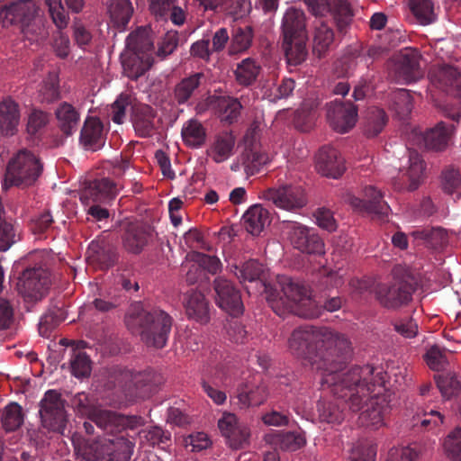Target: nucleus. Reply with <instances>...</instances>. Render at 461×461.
<instances>
[{"label": "nucleus", "instance_id": "dca6fc26", "mask_svg": "<svg viewBox=\"0 0 461 461\" xmlns=\"http://www.w3.org/2000/svg\"><path fill=\"white\" fill-rule=\"evenodd\" d=\"M309 10L315 16L331 14L337 25L342 31L350 22L352 13L349 5L343 0H304Z\"/></svg>", "mask_w": 461, "mask_h": 461}, {"label": "nucleus", "instance_id": "f257e3e1", "mask_svg": "<svg viewBox=\"0 0 461 461\" xmlns=\"http://www.w3.org/2000/svg\"><path fill=\"white\" fill-rule=\"evenodd\" d=\"M288 348L312 369L321 371V387L339 396L351 392L362 372H370L359 366H344L351 353V343L345 335L327 328L304 325L295 329L288 339Z\"/></svg>", "mask_w": 461, "mask_h": 461}, {"label": "nucleus", "instance_id": "20e7f679", "mask_svg": "<svg viewBox=\"0 0 461 461\" xmlns=\"http://www.w3.org/2000/svg\"><path fill=\"white\" fill-rule=\"evenodd\" d=\"M125 325L131 333L139 335L148 347L163 348L167 343L173 319L165 311L146 307L139 302L129 308Z\"/></svg>", "mask_w": 461, "mask_h": 461}, {"label": "nucleus", "instance_id": "2f4dec72", "mask_svg": "<svg viewBox=\"0 0 461 461\" xmlns=\"http://www.w3.org/2000/svg\"><path fill=\"white\" fill-rule=\"evenodd\" d=\"M203 78V73L198 72L181 79L174 87V101L178 105H190L192 104V99L198 93Z\"/></svg>", "mask_w": 461, "mask_h": 461}, {"label": "nucleus", "instance_id": "ddd939ff", "mask_svg": "<svg viewBox=\"0 0 461 461\" xmlns=\"http://www.w3.org/2000/svg\"><path fill=\"white\" fill-rule=\"evenodd\" d=\"M347 202L354 211L371 215L374 219L384 220L391 211L382 192L373 185L365 186L362 198L348 194Z\"/></svg>", "mask_w": 461, "mask_h": 461}, {"label": "nucleus", "instance_id": "c03bdc74", "mask_svg": "<svg viewBox=\"0 0 461 461\" xmlns=\"http://www.w3.org/2000/svg\"><path fill=\"white\" fill-rule=\"evenodd\" d=\"M55 114L59 127L64 134L71 135L77 130L79 122V113L72 104L67 102L60 104Z\"/></svg>", "mask_w": 461, "mask_h": 461}, {"label": "nucleus", "instance_id": "09e8293b", "mask_svg": "<svg viewBox=\"0 0 461 461\" xmlns=\"http://www.w3.org/2000/svg\"><path fill=\"white\" fill-rule=\"evenodd\" d=\"M260 71L261 67L253 59L247 58L237 65L234 74L240 85L249 86L256 82Z\"/></svg>", "mask_w": 461, "mask_h": 461}, {"label": "nucleus", "instance_id": "cd10ccee", "mask_svg": "<svg viewBox=\"0 0 461 461\" xmlns=\"http://www.w3.org/2000/svg\"><path fill=\"white\" fill-rule=\"evenodd\" d=\"M117 192V184L109 178H102L90 182L83 190L80 199L94 203H108L116 196Z\"/></svg>", "mask_w": 461, "mask_h": 461}, {"label": "nucleus", "instance_id": "a211bd4d", "mask_svg": "<svg viewBox=\"0 0 461 461\" xmlns=\"http://www.w3.org/2000/svg\"><path fill=\"white\" fill-rule=\"evenodd\" d=\"M215 302L217 305L232 316H239L243 312V303L240 291L227 279L218 277L213 285Z\"/></svg>", "mask_w": 461, "mask_h": 461}, {"label": "nucleus", "instance_id": "a19ab883", "mask_svg": "<svg viewBox=\"0 0 461 461\" xmlns=\"http://www.w3.org/2000/svg\"><path fill=\"white\" fill-rule=\"evenodd\" d=\"M126 48L131 53L150 56L149 52L153 50V40L149 30L140 27L130 33L126 39Z\"/></svg>", "mask_w": 461, "mask_h": 461}, {"label": "nucleus", "instance_id": "c756f323", "mask_svg": "<svg viewBox=\"0 0 461 461\" xmlns=\"http://www.w3.org/2000/svg\"><path fill=\"white\" fill-rule=\"evenodd\" d=\"M105 139L102 122L95 117L87 118L80 132V143L84 148L98 150L104 145Z\"/></svg>", "mask_w": 461, "mask_h": 461}, {"label": "nucleus", "instance_id": "bb28decb", "mask_svg": "<svg viewBox=\"0 0 461 461\" xmlns=\"http://www.w3.org/2000/svg\"><path fill=\"white\" fill-rule=\"evenodd\" d=\"M396 73L400 78L410 83L422 77L420 67V53L417 50L406 49L401 52L397 63Z\"/></svg>", "mask_w": 461, "mask_h": 461}, {"label": "nucleus", "instance_id": "5701e85b", "mask_svg": "<svg viewBox=\"0 0 461 461\" xmlns=\"http://www.w3.org/2000/svg\"><path fill=\"white\" fill-rule=\"evenodd\" d=\"M218 428L230 446L234 448L241 447L248 442L250 435L249 428L240 423L237 416L231 412H223L218 420Z\"/></svg>", "mask_w": 461, "mask_h": 461}, {"label": "nucleus", "instance_id": "4c0bfd02", "mask_svg": "<svg viewBox=\"0 0 461 461\" xmlns=\"http://www.w3.org/2000/svg\"><path fill=\"white\" fill-rule=\"evenodd\" d=\"M216 108L221 122L230 125L239 121L243 104L237 97L222 95L217 97Z\"/></svg>", "mask_w": 461, "mask_h": 461}, {"label": "nucleus", "instance_id": "052dcab7", "mask_svg": "<svg viewBox=\"0 0 461 461\" xmlns=\"http://www.w3.org/2000/svg\"><path fill=\"white\" fill-rule=\"evenodd\" d=\"M441 395L446 399H450L457 393L460 389V382L456 379L453 372H446L434 376Z\"/></svg>", "mask_w": 461, "mask_h": 461}, {"label": "nucleus", "instance_id": "de8ad7c7", "mask_svg": "<svg viewBox=\"0 0 461 461\" xmlns=\"http://www.w3.org/2000/svg\"><path fill=\"white\" fill-rule=\"evenodd\" d=\"M390 108L400 120H405L412 110V98L409 90L396 89L390 95Z\"/></svg>", "mask_w": 461, "mask_h": 461}, {"label": "nucleus", "instance_id": "bf43d9fd", "mask_svg": "<svg viewBox=\"0 0 461 461\" xmlns=\"http://www.w3.org/2000/svg\"><path fill=\"white\" fill-rule=\"evenodd\" d=\"M59 98V77L55 74H50L39 89L38 99L41 104H51Z\"/></svg>", "mask_w": 461, "mask_h": 461}, {"label": "nucleus", "instance_id": "37998d69", "mask_svg": "<svg viewBox=\"0 0 461 461\" xmlns=\"http://www.w3.org/2000/svg\"><path fill=\"white\" fill-rule=\"evenodd\" d=\"M122 64L125 76L136 80L152 66L153 59L151 56L131 53L122 59Z\"/></svg>", "mask_w": 461, "mask_h": 461}, {"label": "nucleus", "instance_id": "774afa93", "mask_svg": "<svg viewBox=\"0 0 461 461\" xmlns=\"http://www.w3.org/2000/svg\"><path fill=\"white\" fill-rule=\"evenodd\" d=\"M420 453L417 445L392 447L386 461H418Z\"/></svg>", "mask_w": 461, "mask_h": 461}, {"label": "nucleus", "instance_id": "5fc2aeb1", "mask_svg": "<svg viewBox=\"0 0 461 461\" xmlns=\"http://www.w3.org/2000/svg\"><path fill=\"white\" fill-rule=\"evenodd\" d=\"M2 427L5 431H14L23 423L22 407L16 402H11L2 411Z\"/></svg>", "mask_w": 461, "mask_h": 461}, {"label": "nucleus", "instance_id": "0e129e2a", "mask_svg": "<svg viewBox=\"0 0 461 461\" xmlns=\"http://www.w3.org/2000/svg\"><path fill=\"white\" fill-rule=\"evenodd\" d=\"M50 16L59 30L67 28L69 15L62 4V0H45Z\"/></svg>", "mask_w": 461, "mask_h": 461}, {"label": "nucleus", "instance_id": "0eeeda50", "mask_svg": "<svg viewBox=\"0 0 461 461\" xmlns=\"http://www.w3.org/2000/svg\"><path fill=\"white\" fill-rule=\"evenodd\" d=\"M73 408L82 416H86L102 430L114 432L123 428L134 429L142 427L145 420L138 415H122L112 411L94 408L85 393H77L72 401Z\"/></svg>", "mask_w": 461, "mask_h": 461}, {"label": "nucleus", "instance_id": "c9c22d12", "mask_svg": "<svg viewBox=\"0 0 461 461\" xmlns=\"http://www.w3.org/2000/svg\"><path fill=\"white\" fill-rule=\"evenodd\" d=\"M267 387L263 384H240L237 388V398L240 408L258 406L267 398Z\"/></svg>", "mask_w": 461, "mask_h": 461}, {"label": "nucleus", "instance_id": "6e6d98bb", "mask_svg": "<svg viewBox=\"0 0 461 461\" xmlns=\"http://www.w3.org/2000/svg\"><path fill=\"white\" fill-rule=\"evenodd\" d=\"M274 443L282 450L296 451L305 445L306 439L302 432L287 431L276 434Z\"/></svg>", "mask_w": 461, "mask_h": 461}, {"label": "nucleus", "instance_id": "39448f33", "mask_svg": "<svg viewBox=\"0 0 461 461\" xmlns=\"http://www.w3.org/2000/svg\"><path fill=\"white\" fill-rule=\"evenodd\" d=\"M160 375L153 370L133 372L123 366H113L108 371L106 386L116 389L126 398L149 396L160 384Z\"/></svg>", "mask_w": 461, "mask_h": 461}, {"label": "nucleus", "instance_id": "9b49d317", "mask_svg": "<svg viewBox=\"0 0 461 461\" xmlns=\"http://www.w3.org/2000/svg\"><path fill=\"white\" fill-rule=\"evenodd\" d=\"M50 285V272L41 267H34L23 271L16 286L25 301L36 302L45 296Z\"/></svg>", "mask_w": 461, "mask_h": 461}, {"label": "nucleus", "instance_id": "4be33fe9", "mask_svg": "<svg viewBox=\"0 0 461 461\" xmlns=\"http://www.w3.org/2000/svg\"><path fill=\"white\" fill-rule=\"evenodd\" d=\"M451 130L445 122H439L437 125L425 132L413 131L412 137L420 148L428 150L442 151L447 145L450 139Z\"/></svg>", "mask_w": 461, "mask_h": 461}, {"label": "nucleus", "instance_id": "4d7b16f0", "mask_svg": "<svg viewBox=\"0 0 461 461\" xmlns=\"http://www.w3.org/2000/svg\"><path fill=\"white\" fill-rule=\"evenodd\" d=\"M317 119V113L313 103L305 102L299 108L294 117V123L296 129L301 131H310Z\"/></svg>", "mask_w": 461, "mask_h": 461}, {"label": "nucleus", "instance_id": "4468645a", "mask_svg": "<svg viewBox=\"0 0 461 461\" xmlns=\"http://www.w3.org/2000/svg\"><path fill=\"white\" fill-rule=\"evenodd\" d=\"M264 198L272 202L276 207L286 211H296L304 207L307 197L304 189L296 185H283L277 188H268Z\"/></svg>", "mask_w": 461, "mask_h": 461}, {"label": "nucleus", "instance_id": "864d4df0", "mask_svg": "<svg viewBox=\"0 0 461 461\" xmlns=\"http://www.w3.org/2000/svg\"><path fill=\"white\" fill-rule=\"evenodd\" d=\"M409 5L420 24L428 25L436 21L432 0H411Z\"/></svg>", "mask_w": 461, "mask_h": 461}, {"label": "nucleus", "instance_id": "3c124183", "mask_svg": "<svg viewBox=\"0 0 461 461\" xmlns=\"http://www.w3.org/2000/svg\"><path fill=\"white\" fill-rule=\"evenodd\" d=\"M109 13L114 24L119 28H124L133 14L131 0H112L109 5Z\"/></svg>", "mask_w": 461, "mask_h": 461}, {"label": "nucleus", "instance_id": "72a5a7b5", "mask_svg": "<svg viewBox=\"0 0 461 461\" xmlns=\"http://www.w3.org/2000/svg\"><path fill=\"white\" fill-rule=\"evenodd\" d=\"M19 104L11 98H5L0 103V133L12 136L17 131L20 122Z\"/></svg>", "mask_w": 461, "mask_h": 461}, {"label": "nucleus", "instance_id": "79ce46f5", "mask_svg": "<svg viewBox=\"0 0 461 461\" xmlns=\"http://www.w3.org/2000/svg\"><path fill=\"white\" fill-rule=\"evenodd\" d=\"M445 415L438 410L429 406L420 409L413 417V427L424 431H430L444 424Z\"/></svg>", "mask_w": 461, "mask_h": 461}, {"label": "nucleus", "instance_id": "338daca9", "mask_svg": "<svg viewBox=\"0 0 461 461\" xmlns=\"http://www.w3.org/2000/svg\"><path fill=\"white\" fill-rule=\"evenodd\" d=\"M444 448L452 461H461V427L451 431L444 441Z\"/></svg>", "mask_w": 461, "mask_h": 461}, {"label": "nucleus", "instance_id": "8fccbe9b", "mask_svg": "<svg viewBox=\"0 0 461 461\" xmlns=\"http://www.w3.org/2000/svg\"><path fill=\"white\" fill-rule=\"evenodd\" d=\"M411 235L415 240H424L434 249L442 248L448 242L447 230L440 227L416 230Z\"/></svg>", "mask_w": 461, "mask_h": 461}, {"label": "nucleus", "instance_id": "f3484780", "mask_svg": "<svg viewBox=\"0 0 461 461\" xmlns=\"http://www.w3.org/2000/svg\"><path fill=\"white\" fill-rule=\"evenodd\" d=\"M139 427H137L138 429ZM131 429L134 430V429L131 428H123L120 430H115L114 432H107V434H116L111 438H107L104 442V461H129L133 454V449L135 447V442L133 437H129L128 434H124V430Z\"/></svg>", "mask_w": 461, "mask_h": 461}, {"label": "nucleus", "instance_id": "7ed1b4c3", "mask_svg": "<svg viewBox=\"0 0 461 461\" xmlns=\"http://www.w3.org/2000/svg\"><path fill=\"white\" fill-rule=\"evenodd\" d=\"M266 298L272 310L280 317L288 312L314 319L321 314V307L312 298L308 285L286 276H277L276 284H265Z\"/></svg>", "mask_w": 461, "mask_h": 461}, {"label": "nucleus", "instance_id": "423d86ee", "mask_svg": "<svg viewBox=\"0 0 461 461\" xmlns=\"http://www.w3.org/2000/svg\"><path fill=\"white\" fill-rule=\"evenodd\" d=\"M281 28L287 63L291 66L303 63L307 56L308 40L305 13L299 8H288L284 14Z\"/></svg>", "mask_w": 461, "mask_h": 461}, {"label": "nucleus", "instance_id": "a18cd8bd", "mask_svg": "<svg viewBox=\"0 0 461 461\" xmlns=\"http://www.w3.org/2000/svg\"><path fill=\"white\" fill-rule=\"evenodd\" d=\"M181 134L184 142L191 148L202 147L206 140L204 127L195 119H191L184 124Z\"/></svg>", "mask_w": 461, "mask_h": 461}, {"label": "nucleus", "instance_id": "49530a36", "mask_svg": "<svg viewBox=\"0 0 461 461\" xmlns=\"http://www.w3.org/2000/svg\"><path fill=\"white\" fill-rule=\"evenodd\" d=\"M359 50L357 48H348L333 65V73L337 77H348L353 75L357 67Z\"/></svg>", "mask_w": 461, "mask_h": 461}, {"label": "nucleus", "instance_id": "2eb2a0df", "mask_svg": "<svg viewBox=\"0 0 461 461\" xmlns=\"http://www.w3.org/2000/svg\"><path fill=\"white\" fill-rule=\"evenodd\" d=\"M357 118V108L351 102L335 100L327 104V119L330 127L339 133L351 130Z\"/></svg>", "mask_w": 461, "mask_h": 461}, {"label": "nucleus", "instance_id": "a878e982", "mask_svg": "<svg viewBox=\"0 0 461 461\" xmlns=\"http://www.w3.org/2000/svg\"><path fill=\"white\" fill-rule=\"evenodd\" d=\"M316 168L327 177L339 178L345 171L344 159L336 149L324 146L316 156Z\"/></svg>", "mask_w": 461, "mask_h": 461}, {"label": "nucleus", "instance_id": "ea45409f", "mask_svg": "<svg viewBox=\"0 0 461 461\" xmlns=\"http://www.w3.org/2000/svg\"><path fill=\"white\" fill-rule=\"evenodd\" d=\"M84 341H79L76 346L73 345L70 353V370L71 374L77 378L88 377L92 371V361L90 357L83 350Z\"/></svg>", "mask_w": 461, "mask_h": 461}, {"label": "nucleus", "instance_id": "412c9836", "mask_svg": "<svg viewBox=\"0 0 461 461\" xmlns=\"http://www.w3.org/2000/svg\"><path fill=\"white\" fill-rule=\"evenodd\" d=\"M409 151V166L405 171H401V179L393 182L395 190H416L422 180L425 163L421 156L414 149H408Z\"/></svg>", "mask_w": 461, "mask_h": 461}, {"label": "nucleus", "instance_id": "680f3d73", "mask_svg": "<svg viewBox=\"0 0 461 461\" xmlns=\"http://www.w3.org/2000/svg\"><path fill=\"white\" fill-rule=\"evenodd\" d=\"M50 113L33 108L28 115L26 131L30 136L40 135L50 122Z\"/></svg>", "mask_w": 461, "mask_h": 461}, {"label": "nucleus", "instance_id": "6ab92c4d", "mask_svg": "<svg viewBox=\"0 0 461 461\" xmlns=\"http://www.w3.org/2000/svg\"><path fill=\"white\" fill-rule=\"evenodd\" d=\"M120 226L123 249L131 254H140L149 242L150 230L138 222L129 221H121Z\"/></svg>", "mask_w": 461, "mask_h": 461}, {"label": "nucleus", "instance_id": "b1692460", "mask_svg": "<svg viewBox=\"0 0 461 461\" xmlns=\"http://www.w3.org/2000/svg\"><path fill=\"white\" fill-rule=\"evenodd\" d=\"M35 7L31 1L23 0L6 5L0 14L5 25H19L24 29L35 16Z\"/></svg>", "mask_w": 461, "mask_h": 461}, {"label": "nucleus", "instance_id": "6e6552de", "mask_svg": "<svg viewBox=\"0 0 461 461\" xmlns=\"http://www.w3.org/2000/svg\"><path fill=\"white\" fill-rule=\"evenodd\" d=\"M43 170L40 159L31 151L20 150L8 163L2 188L12 186L22 189L32 186Z\"/></svg>", "mask_w": 461, "mask_h": 461}, {"label": "nucleus", "instance_id": "aec40b11", "mask_svg": "<svg viewBox=\"0 0 461 461\" xmlns=\"http://www.w3.org/2000/svg\"><path fill=\"white\" fill-rule=\"evenodd\" d=\"M433 86L447 94L461 96V72L451 65L434 67L429 73Z\"/></svg>", "mask_w": 461, "mask_h": 461}, {"label": "nucleus", "instance_id": "e2e57ef3", "mask_svg": "<svg viewBox=\"0 0 461 461\" xmlns=\"http://www.w3.org/2000/svg\"><path fill=\"white\" fill-rule=\"evenodd\" d=\"M253 33L249 26L237 27L232 30L230 52L238 53L249 49L252 42Z\"/></svg>", "mask_w": 461, "mask_h": 461}, {"label": "nucleus", "instance_id": "9d476101", "mask_svg": "<svg viewBox=\"0 0 461 461\" xmlns=\"http://www.w3.org/2000/svg\"><path fill=\"white\" fill-rule=\"evenodd\" d=\"M41 424L49 430L66 435L68 415L65 401L56 390H48L40 402Z\"/></svg>", "mask_w": 461, "mask_h": 461}, {"label": "nucleus", "instance_id": "f8f14e48", "mask_svg": "<svg viewBox=\"0 0 461 461\" xmlns=\"http://www.w3.org/2000/svg\"><path fill=\"white\" fill-rule=\"evenodd\" d=\"M291 245L306 254L324 253V242L316 230L296 221H287L283 228Z\"/></svg>", "mask_w": 461, "mask_h": 461}, {"label": "nucleus", "instance_id": "f03ea898", "mask_svg": "<svg viewBox=\"0 0 461 461\" xmlns=\"http://www.w3.org/2000/svg\"><path fill=\"white\" fill-rule=\"evenodd\" d=\"M369 368V373L361 374V379L356 384L349 393L344 396L336 394L339 399H344L349 411L360 412L359 421L362 426L378 429L384 424V414L386 409L384 398L380 394L384 390L386 373L383 368L369 365L359 366ZM335 395V393H333Z\"/></svg>", "mask_w": 461, "mask_h": 461}, {"label": "nucleus", "instance_id": "473e14b6", "mask_svg": "<svg viewBox=\"0 0 461 461\" xmlns=\"http://www.w3.org/2000/svg\"><path fill=\"white\" fill-rule=\"evenodd\" d=\"M184 306L189 319L200 323L209 321V303L201 292L194 290L187 292L184 297Z\"/></svg>", "mask_w": 461, "mask_h": 461}, {"label": "nucleus", "instance_id": "393cba45", "mask_svg": "<svg viewBox=\"0 0 461 461\" xmlns=\"http://www.w3.org/2000/svg\"><path fill=\"white\" fill-rule=\"evenodd\" d=\"M87 258L101 269H108L118 261L117 248L105 239L92 241L87 249Z\"/></svg>", "mask_w": 461, "mask_h": 461}, {"label": "nucleus", "instance_id": "1a4fd4ad", "mask_svg": "<svg viewBox=\"0 0 461 461\" xmlns=\"http://www.w3.org/2000/svg\"><path fill=\"white\" fill-rule=\"evenodd\" d=\"M393 280L390 284H378L375 288V299L384 308L397 309L411 300L415 291V282L410 275L397 276L393 271Z\"/></svg>", "mask_w": 461, "mask_h": 461}, {"label": "nucleus", "instance_id": "58836bf2", "mask_svg": "<svg viewBox=\"0 0 461 461\" xmlns=\"http://www.w3.org/2000/svg\"><path fill=\"white\" fill-rule=\"evenodd\" d=\"M243 224L248 232L259 235L264 228L270 223V215L260 204H254L243 215Z\"/></svg>", "mask_w": 461, "mask_h": 461}, {"label": "nucleus", "instance_id": "13d9d810", "mask_svg": "<svg viewBox=\"0 0 461 461\" xmlns=\"http://www.w3.org/2000/svg\"><path fill=\"white\" fill-rule=\"evenodd\" d=\"M334 32L332 29L324 22H321L316 27L313 39V53L318 58H321L330 45L333 42Z\"/></svg>", "mask_w": 461, "mask_h": 461}, {"label": "nucleus", "instance_id": "69168bd1", "mask_svg": "<svg viewBox=\"0 0 461 461\" xmlns=\"http://www.w3.org/2000/svg\"><path fill=\"white\" fill-rule=\"evenodd\" d=\"M235 275L240 282H253L258 280L263 274V265L258 260L250 259L245 262L240 267H235Z\"/></svg>", "mask_w": 461, "mask_h": 461}, {"label": "nucleus", "instance_id": "f704fd0d", "mask_svg": "<svg viewBox=\"0 0 461 461\" xmlns=\"http://www.w3.org/2000/svg\"><path fill=\"white\" fill-rule=\"evenodd\" d=\"M71 440L79 461H104V443L89 442L77 432L72 435Z\"/></svg>", "mask_w": 461, "mask_h": 461}, {"label": "nucleus", "instance_id": "7c9ffc66", "mask_svg": "<svg viewBox=\"0 0 461 461\" xmlns=\"http://www.w3.org/2000/svg\"><path fill=\"white\" fill-rule=\"evenodd\" d=\"M155 110L148 104L132 106L131 122L136 134L140 138L150 137L155 131Z\"/></svg>", "mask_w": 461, "mask_h": 461}, {"label": "nucleus", "instance_id": "e433bc0d", "mask_svg": "<svg viewBox=\"0 0 461 461\" xmlns=\"http://www.w3.org/2000/svg\"><path fill=\"white\" fill-rule=\"evenodd\" d=\"M235 146V137L230 131H222L218 134L210 149H207V155L212 158L215 163L226 161L233 152Z\"/></svg>", "mask_w": 461, "mask_h": 461}, {"label": "nucleus", "instance_id": "c85d7f7f", "mask_svg": "<svg viewBox=\"0 0 461 461\" xmlns=\"http://www.w3.org/2000/svg\"><path fill=\"white\" fill-rule=\"evenodd\" d=\"M323 390H329V388H323ZM333 401L321 400L317 403L318 417L321 422H326L328 424H339L346 418V410L348 411V405L344 399H339L331 392Z\"/></svg>", "mask_w": 461, "mask_h": 461}, {"label": "nucleus", "instance_id": "603ef678", "mask_svg": "<svg viewBox=\"0 0 461 461\" xmlns=\"http://www.w3.org/2000/svg\"><path fill=\"white\" fill-rule=\"evenodd\" d=\"M388 122V117L383 109L372 107L366 114V122L364 128L365 135L367 138L376 137L382 132Z\"/></svg>", "mask_w": 461, "mask_h": 461}]
</instances>
